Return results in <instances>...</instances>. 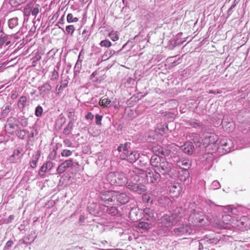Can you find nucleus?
Returning <instances> with one entry per match:
<instances>
[{
  "mask_svg": "<svg viewBox=\"0 0 250 250\" xmlns=\"http://www.w3.org/2000/svg\"><path fill=\"white\" fill-rule=\"evenodd\" d=\"M130 143L126 142L124 144H121L117 148L119 152H123L121 157L123 159H126L128 162L133 163L139 158L140 154L137 151L128 150L130 148Z\"/></svg>",
  "mask_w": 250,
  "mask_h": 250,
  "instance_id": "1",
  "label": "nucleus"
},
{
  "mask_svg": "<svg viewBox=\"0 0 250 250\" xmlns=\"http://www.w3.org/2000/svg\"><path fill=\"white\" fill-rule=\"evenodd\" d=\"M107 181L112 185L122 186L127 183V177L125 173L120 171L109 173L107 176Z\"/></svg>",
  "mask_w": 250,
  "mask_h": 250,
  "instance_id": "2",
  "label": "nucleus"
},
{
  "mask_svg": "<svg viewBox=\"0 0 250 250\" xmlns=\"http://www.w3.org/2000/svg\"><path fill=\"white\" fill-rule=\"evenodd\" d=\"M115 191L112 190H101L99 191V197L100 204L105 208L114 201Z\"/></svg>",
  "mask_w": 250,
  "mask_h": 250,
  "instance_id": "3",
  "label": "nucleus"
},
{
  "mask_svg": "<svg viewBox=\"0 0 250 250\" xmlns=\"http://www.w3.org/2000/svg\"><path fill=\"white\" fill-rule=\"evenodd\" d=\"M145 172L147 183H158L161 180L160 174L156 169H148Z\"/></svg>",
  "mask_w": 250,
  "mask_h": 250,
  "instance_id": "4",
  "label": "nucleus"
},
{
  "mask_svg": "<svg viewBox=\"0 0 250 250\" xmlns=\"http://www.w3.org/2000/svg\"><path fill=\"white\" fill-rule=\"evenodd\" d=\"M195 231L188 225H183L180 227L175 228L172 233L176 236L188 235L194 233Z\"/></svg>",
  "mask_w": 250,
  "mask_h": 250,
  "instance_id": "5",
  "label": "nucleus"
},
{
  "mask_svg": "<svg viewBox=\"0 0 250 250\" xmlns=\"http://www.w3.org/2000/svg\"><path fill=\"white\" fill-rule=\"evenodd\" d=\"M89 212L94 216H100L103 214L105 207L96 203H92L89 204L87 207Z\"/></svg>",
  "mask_w": 250,
  "mask_h": 250,
  "instance_id": "6",
  "label": "nucleus"
},
{
  "mask_svg": "<svg viewBox=\"0 0 250 250\" xmlns=\"http://www.w3.org/2000/svg\"><path fill=\"white\" fill-rule=\"evenodd\" d=\"M18 126L17 119L13 117L8 118L4 126L5 131L9 134H13L16 127Z\"/></svg>",
  "mask_w": 250,
  "mask_h": 250,
  "instance_id": "7",
  "label": "nucleus"
},
{
  "mask_svg": "<svg viewBox=\"0 0 250 250\" xmlns=\"http://www.w3.org/2000/svg\"><path fill=\"white\" fill-rule=\"evenodd\" d=\"M38 89L41 97L43 99H46L48 97V95L52 89V86L49 83H45L42 86H39Z\"/></svg>",
  "mask_w": 250,
  "mask_h": 250,
  "instance_id": "8",
  "label": "nucleus"
},
{
  "mask_svg": "<svg viewBox=\"0 0 250 250\" xmlns=\"http://www.w3.org/2000/svg\"><path fill=\"white\" fill-rule=\"evenodd\" d=\"M132 185H127V188L131 191L138 194H142L146 190V187L142 184H132Z\"/></svg>",
  "mask_w": 250,
  "mask_h": 250,
  "instance_id": "9",
  "label": "nucleus"
},
{
  "mask_svg": "<svg viewBox=\"0 0 250 250\" xmlns=\"http://www.w3.org/2000/svg\"><path fill=\"white\" fill-rule=\"evenodd\" d=\"M162 174H168L171 169V164L167 161H162L156 169Z\"/></svg>",
  "mask_w": 250,
  "mask_h": 250,
  "instance_id": "10",
  "label": "nucleus"
},
{
  "mask_svg": "<svg viewBox=\"0 0 250 250\" xmlns=\"http://www.w3.org/2000/svg\"><path fill=\"white\" fill-rule=\"evenodd\" d=\"M226 208L228 210V214L223 215L222 219L224 223L228 224L231 222L232 220H233V217L231 215L235 214L237 210L235 208H232L229 206L227 207Z\"/></svg>",
  "mask_w": 250,
  "mask_h": 250,
  "instance_id": "11",
  "label": "nucleus"
},
{
  "mask_svg": "<svg viewBox=\"0 0 250 250\" xmlns=\"http://www.w3.org/2000/svg\"><path fill=\"white\" fill-rule=\"evenodd\" d=\"M128 177L127 178V183H126L127 185H132V184H141L139 182L140 180V176L137 175V172L132 170H130L128 173Z\"/></svg>",
  "mask_w": 250,
  "mask_h": 250,
  "instance_id": "12",
  "label": "nucleus"
},
{
  "mask_svg": "<svg viewBox=\"0 0 250 250\" xmlns=\"http://www.w3.org/2000/svg\"><path fill=\"white\" fill-rule=\"evenodd\" d=\"M176 160H174L177 163L178 167H180L182 169H189L191 166V163L189 159H178L177 158H175Z\"/></svg>",
  "mask_w": 250,
  "mask_h": 250,
  "instance_id": "13",
  "label": "nucleus"
},
{
  "mask_svg": "<svg viewBox=\"0 0 250 250\" xmlns=\"http://www.w3.org/2000/svg\"><path fill=\"white\" fill-rule=\"evenodd\" d=\"M114 201L117 200L118 202L121 204H125L128 202L129 198L125 193H119L115 191L114 194Z\"/></svg>",
  "mask_w": 250,
  "mask_h": 250,
  "instance_id": "14",
  "label": "nucleus"
},
{
  "mask_svg": "<svg viewBox=\"0 0 250 250\" xmlns=\"http://www.w3.org/2000/svg\"><path fill=\"white\" fill-rule=\"evenodd\" d=\"M181 149L185 153L190 155L193 152L194 147L191 142H187L182 146Z\"/></svg>",
  "mask_w": 250,
  "mask_h": 250,
  "instance_id": "15",
  "label": "nucleus"
},
{
  "mask_svg": "<svg viewBox=\"0 0 250 250\" xmlns=\"http://www.w3.org/2000/svg\"><path fill=\"white\" fill-rule=\"evenodd\" d=\"M174 217L173 215L170 216L168 215H164L162 218V223L163 226L167 227L173 225L174 222L173 219Z\"/></svg>",
  "mask_w": 250,
  "mask_h": 250,
  "instance_id": "16",
  "label": "nucleus"
},
{
  "mask_svg": "<svg viewBox=\"0 0 250 250\" xmlns=\"http://www.w3.org/2000/svg\"><path fill=\"white\" fill-rule=\"evenodd\" d=\"M144 217L146 220L151 221L154 217V211L149 208H146L144 209Z\"/></svg>",
  "mask_w": 250,
  "mask_h": 250,
  "instance_id": "17",
  "label": "nucleus"
},
{
  "mask_svg": "<svg viewBox=\"0 0 250 250\" xmlns=\"http://www.w3.org/2000/svg\"><path fill=\"white\" fill-rule=\"evenodd\" d=\"M8 25L10 29L17 31L19 29L18 18L15 17L9 19L8 21Z\"/></svg>",
  "mask_w": 250,
  "mask_h": 250,
  "instance_id": "18",
  "label": "nucleus"
},
{
  "mask_svg": "<svg viewBox=\"0 0 250 250\" xmlns=\"http://www.w3.org/2000/svg\"><path fill=\"white\" fill-rule=\"evenodd\" d=\"M217 141V137L214 134L210 135L206 137L203 140L204 144H208V145H214Z\"/></svg>",
  "mask_w": 250,
  "mask_h": 250,
  "instance_id": "19",
  "label": "nucleus"
},
{
  "mask_svg": "<svg viewBox=\"0 0 250 250\" xmlns=\"http://www.w3.org/2000/svg\"><path fill=\"white\" fill-rule=\"evenodd\" d=\"M161 162L160 157L157 154L152 156L150 159V164L154 167H158L159 164H160Z\"/></svg>",
  "mask_w": 250,
  "mask_h": 250,
  "instance_id": "20",
  "label": "nucleus"
},
{
  "mask_svg": "<svg viewBox=\"0 0 250 250\" xmlns=\"http://www.w3.org/2000/svg\"><path fill=\"white\" fill-rule=\"evenodd\" d=\"M120 50H121L116 52L114 50L107 49L102 57V60L104 61L107 60L115 54L116 53L118 54Z\"/></svg>",
  "mask_w": 250,
  "mask_h": 250,
  "instance_id": "21",
  "label": "nucleus"
},
{
  "mask_svg": "<svg viewBox=\"0 0 250 250\" xmlns=\"http://www.w3.org/2000/svg\"><path fill=\"white\" fill-rule=\"evenodd\" d=\"M169 192L173 195V196H177L179 194L181 188L180 185L178 184H174L171 186L169 187Z\"/></svg>",
  "mask_w": 250,
  "mask_h": 250,
  "instance_id": "22",
  "label": "nucleus"
},
{
  "mask_svg": "<svg viewBox=\"0 0 250 250\" xmlns=\"http://www.w3.org/2000/svg\"><path fill=\"white\" fill-rule=\"evenodd\" d=\"M188 124H189V126L196 128H201L203 125L202 122L195 119H191L189 120L188 121Z\"/></svg>",
  "mask_w": 250,
  "mask_h": 250,
  "instance_id": "23",
  "label": "nucleus"
},
{
  "mask_svg": "<svg viewBox=\"0 0 250 250\" xmlns=\"http://www.w3.org/2000/svg\"><path fill=\"white\" fill-rule=\"evenodd\" d=\"M10 43V41L8 40V37L4 34L0 29V47L4 45V46H7Z\"/></svg>",
  "mask_w": 250,
  "mask_h": 250,
  "instance_id": "24",
  "label": "nucleus"
},
{
  "mask_svg": "<svg viewBox=\"0 0 250 250\" xmlns=\"http://www.w3.org/2000/svg\"><path fill=\"white\" fill-rule=\"evenodd\" d=\"M29 6L31 10V15L36 17L39 13L40 5L36 3L30 2Z\"/></svg>",
  "mask_w": 250,
  "mask_h": 250,
  "instance_id": "25",
  "label": "nucleus"
},
{
  "mask_svg": "<svg viewBox=\"0 0 250 250\" xmlns=\"http://www.w3.org/2000/svg\"><path fill=\"white\" fill-rule=\"evenodd\" d=\"M154 150L158 152L159 154H161L164 157L169 156L171 153V151L169 149L161 146L158 147L157 149L155 148Z\"/></svg>",
  "mask_w": 250,
  "mask_h": 250,
  "instance_id": "26",
  "label": "nucleus"
},
{
  "mask_svg": "<svg viewBox=\"0 0 250 250\" xmlns=\"http://www.w3.org/2000/svg\"><path fill=\"white\" fill-rule=\"evenodd\" d=\"M221 146H223V149L227 152H229L231 150L232 143L230 140H227L226 141H223L221 142Z\"/></svg>",
  "mask_w": 250,
  "mask_h": 250,
  "instance_id": "27",
  "label": "nucleus"
},
{
  "mask_svg": "<svg viewBox=\"0 0 250 250\" xmlns=\"http://www.w3.org/2000/svg\"><path fill=\"white\" fill-rule=\"evenodd\" d=\"M40 156L41 152L40 151H37L36 154L33 156L32 160L30 162V166L32 168H34L37 167V164Z\"/></svg>",
  "mask_w": 250,
  "mask_h": 250,
  "instance_id": "28",
  "label": "nucleus"
},
{
  "mask_svg": "<svg viewBox=\"0 0 250 250\" xmlns=\"http://www.w3.org/2000/svg\"><path fill=\"white\" fill-rule=\"evenodd\" d=\"M100 105L103 107H110L111 106V102L108 99L104 97H102L99 102Z\"/></svg>",
  "mask_w": 250,
  "mask_h": 250,
  "instance_id": "29",
  "label": "nucleus"
},
{
  "mask_svg": "<svg viewBox=\"0 0 250 250\" xmlns=\"http://www.w3.org/2000/svg\"><path fill=\"white\" fill-rule=\"evenodd\" d=\"M27 100V98L25 96H22L19 98L18 103V106L21 110H23L25 108Z\"/></svg>",
  "mask_w": 250,
  "mask_h": 250,
  "instance_id": "30",
  "label": "nucleus"
},
{
  "mask_svg": "<svg viewBox=\"0 0 250 250\" xmlns=\"http://www.w3.org/2000/svg\"><path fill=\"white\" fill-rule=\"evenodd\" d=\"M139 229H142L144 231L148 230L151 228V224L148 222H140L138 224Z\"/></svg>",
  "mask_w": 250,
  "mask_h": 250,
  "instance_id": "31",
  "label": "nucleus"
},
{
  "mask_svg": "<svg viewBox=\"0 0 250 250\" xmlns=\"http://www.w3.org/2000/svg\"><path fill=\"white\" fill-rule=\"evenodd\" d=\"M63 164H65V166L66 168L72 167V169L74 168L77 165H78V163L73 162L71 159H69L66 160L65 162L62 163Z\"/></svg>",
  "mask_w": 250,
  "mask_h": 250,
  "instance_id": "32",
  "label": "nucleus"
},
{
  "mask_svg": "<svg viewBox=\"0 0 250 250\" xmlns=\"http://www.w3.org/2000/svg\"><path fill=\"white\" fill-rule=\"evenodd\" d=\"M28 133L29 131L27 130L22 129L18 130L16 134L19 138L23 140L25 139L26 135Z\"/></svg>",
  "mask_w": 250,
  "mask_h": 250,
  "instance_id": "33",
  "label": "nucleus"
},
{
  "mask_svg": "<svg viewBox=\"0 0 250 250\" xmlns=\"http://www.w3.org/2000/svg\"><path fill=\"white\" fill-rule=\"evenodd\" d=\"M139 209L137 208H132L129 213V217L132 219H135V217L137 215Z\"/></svg>",
  "mask_w": 250,
  "mask_h": 250,
  "instance_id": "34",
  "label": "nucleus"
},
{
  "mask_svg": "<svg viewBox=\"0 0 250 250\" xmlns=\"http://www.w3.org/2000/svg\"><path fill=\"white\" fill-rule=\"evenodd\" d=\"M106 212L111 216H115L117 213V210L115 207H107Z\"/></svg>",
  "mask_w": 250,
  "mask_h": 250,
  "instance_id": "35",
  "label": "nucleus"
},
{
  "mask_svg": "<svg viewBox=\"0 0 250 250\" xmlns=\"http://www.w3.org/2000/svg\"><path fill=\"white\" fill-rule=\"evenodd\" d=\"M48 170L46 168L45 166L43 164L40 168L38 174L42 178L44 177L45 174L44 173L47 171Z\"/></svg>",
  "mask_w": 250,
  "mask_h": 250,
  "instance_id": "36",
  "label": "nucleus"
},
{
  "mask_svg": "<svg viewBox=\"0 0 250 250\" xmlns=\"http://www.w3.org/2000/svg\"><path fill=\"white\" fill-rule=\"evenodd\" d=\"M43 113V108L41 105H38L35 109V114L39 117L42 116Z\"/></svg>",
  "mask_w": 250,
  "mask_h": 250,
  "instance_id": "37",
  "label": "nucleus"
},
{
  "mask_svg": "<svg viewBox=\"0 0 250 250\" xmlns=\"http://www.w3.org/2000/svg\"><path fill=\"white\" fill-rule=\"evenodd\" d=\"M11 106L9 105H6L5 108L3 109L1 112V116L3 118L5 117L8 115V113L11 111Z\"/></svg>",
  "mask_w": 250,
  "mask_h": 250,
  "instance_id": "38",
  "label": "nucleus"
},
{
  "mask_svg": "<svg viewBox=\"0 0 250 250\" xmlns=\"http://www.w3.org/2000/svg\"><path fill=\"white\" fill-rule=\"evenodd\" d=\"M22 2V0H10L9 1V3L12 7L18 6Z\"/></svg>",
  "mask_w": 250,
  "mask_h": 250,
  "instance_id": "39",
  "label": "nucleus"
},
{
  "mask_svg": "<svg viewBox=\"0 0 250 250\" xmlns=\"http://www.w3.org/2000/svg\"><path fill=\"white\" fill-rule=\"evenodd\" d=\"M194 222L196 223H198L200 225H204V224L206 223L204 217L203 216H200L197 218L196 215L195 216Z\"/></svg>",
  "mask_w": 250,
  "mask_h": 250,
  "instance_id": "40",
  "label": "nucleus"
},
{
  "mask_svg": "<svg viewBox=\"0 0 250 250\" xmlns=\"http://www.w3.org/2000/svg\"><path fill=\"white\" fill-rule=\"evenodd\" d=\"M67 84L68 83L66 81H64L59 86L57 85L56 89L58 90V93L61 92L63 88L67 87Z\"/></svg>",
  "mask_w": 250,
  "mask_h": 250,
  "instance_id": "41",
  "label": "nucleus"
},
{
  "mask_svg": "<svg viewBox=\"0 0 250 250\" xmlns=\"http://www.w3.org/2000/svg\"><path fill=\"white\" fill-rule=\"evenodd\" d=\"M210 187L212 189L215 190L220 188L221 185L217 180H214L212 182Z\"/></svg>",
  "mask_w": 250,
  "mask_h": 250,
  "instance_id": "42",
  "label": "nucleus"
},
{
  "mask_svg": "<svg viewBox=\"0 0 250 250\" xmlns=\"http://www.w3.org/2000/svg\"><path fill=\"white\" fill-rule=\"evenodd\" d=\"M102 47H109L111 45V42L108 40L102 41L100 43Z\"/></svg>",
  "mask_w": 250,
  "mask_h": 250,
  "instance_id": "43",
  "label": "nucleus"
},
{
  "mask_svg": "<svg viewBox=\"0 0 250 250\" xmlns=\"http://www.w3.org/2000/svg\"><path fill=\"white\" fill-rule=\"evenodd\" d=\"M23 13L25 16H29L31 14V10L30 6H29V3L24 8Z\"/></svg>",
  "mask_w": 250,
  "mask_h": 250,
  "instance_id": "44",
  "label": "nucleus"
},
{
  "mask_svg": "<svg viewBox=\"0 0 250 250\" xmlns=\"http://www.w3.org/2000/svg\"><path fill=\"white\" fill-rule=\"evenodd\" d=\"M66 169L65 164L62 163L57 168V171L59 174H62L65 171Z\"/></svg>",
  "mask_w": 250,
  "mask_h": 250,
  "instance_id": "45",
  "label": "nucleus"
},
{
  "mask_svg": "<svg viewBox=\"0 0 250 250\" xmlns=\"http://www.w3.org/2000/svg\"><path fill=\"white\" fill-rule=\"evenodd\" d=\"M78 19L77 17H74L71 13H69L67 16V21L68 22H72L74 21H77Z\"/></svg>",
  "mask_w": 250,
  "mask_h": 250,
  "instance_id": "46",
  "label": "nucleus"
},
{
  "mask_svg": "<svg viewBox=\"0 0 250 250\" xmlns=\"http://www.w3.org/2000/svg\"><path fill=\"white\" fill-rule=\"evenodd\" d=\"M103 116L100 115L98 114H96L95 115V123L97 125H102L101 121L103 119Z\"/></svg>",
  "mask_w": 250,
  "mask_h": 250,
  "instance_id": "47",
  "label": "nucleus"
},
{
  "mask_svg": "<svg viewBox=\"0 0 250 250\" xmlns=\"http://www.w3.org/2000/svg\"><path fill=\"white\" fill-rule=\"evenodd\" d=\"M72 128V124L71 123H69L64 128L63 133L65 135L68 134L71 131Z\"/></svg>",
  "mask_w": 250,
  "mask_h": 250,
  "instance_id": "48",
  "label": "nucleus"
},
{
  "mask_svg": "<svg viewBox=\"0 0 250 250\" xmlns=\"http://www.w3.org/2000/svg\"><path fill=\"white\" fill-rule=\"evenodd\" d=\"M78 64V59L77 60L75 65L74 68V79L75 80V82H76L77 80V72H78V67H77V65Z\"/></svg>",
  "mask_w": 250,
  "mask_h": 250,
  "instance_id": "49",
  "label": "nucleus"
},
{
  "mask_svg": "<svg viewBox=\"0 0 250 250\" xmlns=\"http://www.w3.org/2000/svg\"><path fill=\"white\" fill-rule=\"evenodd\" d=\"M21 148H20L15 149L13 151L12 155L11 156V157H19V155L21 152Z\"/></svg>",
  "mask_w": 250,
  "mask_h": 250,
  "instance_id": "50",
  "label": "nucleus"
},
{
  "mask_svg": "<svg viewBox=\"0 0 250 250\" xmlns=\"http://www.w3.org/2000/svg\"><path fill=\"white\" fill-rule=\"evenodd\" d=\"M109 37L114 42L116 41L119 39L118 35L113 32L109 33Z\"/></svg>",
  "mask_w": 250,
  "mask_h": 250,
  "instance_id": "51",
  "label": "nucleus"
},
{
  "mask_svg": "<svg viewBox=\"0 0 250 250\" xmlns=\"http://www.w3.org/2000/svg\"><path fill=\"white\" fill-rule=\"evenodd\" d=\"M75 30V28L73 25H69L66 27V31L68 34L72 35Z\"/></svg>",
  "mask_w": 250,
  "mask_h": 250,
  "instance_id": "52",
  "label": "nucleus"
},
{
  "mask_svg": "<svg viewBox=\"0 0 250 250\" xmlns=\"http://www.w3.org/2000/svg\"><path fill=\"white\" fill-rule=\"evenodd\" d=\"M188 169H183L182 170V172H183L184 176H183V178L182 177L181 178V180L185 181L187 178H188V177L189 176V171H188Z\"/></svg>",
  "mask_w": 250,
  "mask_h": 250,
  "instance_id": "53",
  "label": "nucleus"
},
{
  "mask_svg": "<svg viewBox=\"0 0 250 250\" xmlns=\"http://www.w3.org/2000/svg\"><path fill=\"white\" fill-rule=\"evenodd\" d=\"M13 245V241H12V240L8 241L6 242L5 246L3 248V250H9L10 249H11V248L12 247Z\"/></svg>",
  "mask_w": 250,
  "mask_h": 250,
  "instance_id": "54",
  "label": "nucleus"
},
{
  "mask_svg": "<svg viewBox=\"0 0 250 250\" xmlns=\"http://www.w3.org/2000/svg\"><path fill=\"white\" fill-rule=\"evenodd\" d=\"M14 218L15 216L14 215H10L7 218L4 219L3 222L5 224H8L11 223Z\"/></svg>",
  "mask_w": 250,
  "mask_h": 250,
  "instance_id": "55",
  "label": "nucleus"
},
{
  "mask_svg": "<svg viewBox=\"0 0 250 250\" xmlns=\"http://www.w3.org/2000/svg\"><path fill=\"white\" fill-rule=\"evenodd\" d=\"M58 77H59L58 73L57 72V71H56L55 70H54L52 72L51 75L50 76V80H57L58 79Z\"/></svg>",
  "mask_w": 250,
  "mask_h": 250,
  "instance_id": "56",
  "label": "nucleus"
},
{
  "mask_svg": "<svg viewBox=\"0 0 250 250\" xmlns=\"http://www.w3.org/2000/svg\"><path fill=\"white\" fill-rule=\"evenodd\" d=\"M72 151H71L67 149H64L62 150V151L61 152V154L62 156L64 157H68L71 155Z\"/></svg>",
  "mask_w": 250,
  "mask_h": 250,
  "instance_id": "57",
  "label": "nucleus"
},
{
  "mask_svg": "<svg viewBox=\"0 0 250 250\" xmlns=\"http://www.w3.org/2000/svg\"><path fill=\"white\" fill-rule=\"evenodd\" d=\"M44 164L46 168H47L48 170H51L53 167V163L51 162V161H48L46 163H44Z\"/></svg>",
  "mask_w": 250,
  "mask_h": 250,
  "instance_id": "58",
  "label": "nucleus"
},
{
  "mask_svg": "<svg viewBox=\"0 0 250 250\" xmlns=\"http://www.w3.org/2000/svg\"><path fill=\"white\" fill-rule=\"evenodd\" d=\"M27 124H28L27 120L26 118L23 117L21 119V125L23 127H25L27 125Z\"/></svg>",
  "mask_w": 250,
  "mask_h": 250,
  "instance_id": "59",
  "label": "nucleus"
},
{
  "mask_svg": "<svg viewBox=\"0 0 250 250\" xmlns=\"http://www.w3.org/2000/svg\"><path fill=\"white\" fill-rule=\"evenodd\" d=\"M85 117L87 120H92L94 118V115L91 112H88Z\"/></svg>",
  "mask_w": 250,
  "mask_h": 250,
  "instance_id": "60",
  "label": "nucleus"
},
{
  "mask_svg": "<svg viewBox=\"0 0 250 250\" xmlns=\"http://www.w3.org/2000/svg\"><path fill=\"white\" fill-rule=\"evenodd\" d=\"M235 6H236V3H234L233 4H232L231 5L229 9V10L228 11V13L229 15L231 14L232 11H233V9L235 7Z\"/></svg>",
  "mask_w": 250,
  "mask_h": 250,
  "instance_id": "61",
  "label": "nucleus"
},
{
  "mask_svg": "<svg viewBox=\"0 0 250 250\" xmlns=\"http://www.w3.org/2000/svg\"><path fill=\"white\" fill-rule=\"evenodd\" d=\"M88 36L89 34L88 33V32L86 31L85 30L83 31L82 33V36L84 37L83 41L87 40Z\"/></svg>",
  "mask_w": 250,
  "mask_h": 250,
  "instance_id": "62",
  "label": "nucleus"
},
{
  "mask_svg": "<svg viewBox=\"0 0 250 250\" xmlns=\"http://www.w3.org/2000/svg\"><path fill=\"white\" fill-rule=\"evenodd\" d=\"M143 198L144 201L145 202H146L148 203L150 201V197L147 195L144 194L143 195Z\"/></svg>",
  "mask_w": 250,
  "mask_h": 250,
  "instance_id": "63",
  "label": "nucleus"
},
{
  "mask_svg": "<svg viewBox=\"0 0 250 250\" xmlns=\"http://www.w3.org/2000/svg\"><path fill=\"white\" fill-rule=\"evenodd\" d=\"M222 91H220V90H217V91H214V90H209V93L210 94H220L221 93Z\"/></svg>",
  "mask_w": 250,
  "mask_h": 250,
  "instance_id": "64",
  "label": "nucleus"
}]
</instances>
